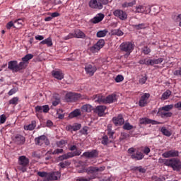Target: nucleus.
Returning <instances> with one entry per match:
<instances>
[{
	"label": "nucleus",
	"instance_id": "nucleus-28",
	"mask_svg": "<svg viewBox=\"0 0 181 181\" xmlns=\"http://www.w3.org/2000/svg\"><path fill=\"white\" fill-rule=\"evenodd\" d=\"M52 76L54 78L61 81L64 78L63 73H62L60 71H52Z\"/></svg>",
	"mask_w": 181,
	"mask_h": 181
},
{
	"label": "nucleus",
	"instance_id": "nucleus-31",
	"mask_svg": "<svg viewBox=\"0 0 181 181\" xmlns=\"http://www.w3.org/2000/svg\"><path fill=\"white\" fill-rule=\"evenodd\" d=\"M93 107L89 104H86L81 107L83 112H91Z\"/></svg>",
	"mask_w": 181,
	"mask_h": 181
},
{
	"label": "nucleus",
	"instance_id": "nucleus-33",
	"mask_svg": "<svg viewBox=\"0 0 181 181\" xmlns=\"http://www.w3.org/2000/svg\"><path fill=\"white\" fill-rule=\"evenodd\" d=\"M41 45H46L47 47H51L53 46V42H52V39L50 37L46 38L44 40H42L41 42H40Z\"/></svg>",
	"mask_w": 181,
	"mask_h": 181
},
{
	"label": "nucleus",
	"instance_id": "nucleus-2",
	"mask_svg": "<svg viewBox=\"0 0 181 181\" xmlns=\"http://www.w3.org/2000/svg\"><path fill=\"white\" fill-rule=\"evenodd\" d=\"M105 169V167H88L87 170H86V173H87L88 175H90L89 177L90 179H97L99 177V172H103Z\"/></svg>",
	"mask_w": 181,
	"mask_h": 181
},
{
	"label": "nucleus",
	"instance_id": "nucleus-9",
	"mask_svg": "<svg viewBox=\"0 0 181 181\" xmlns=\"http://www.w3.org/2000/svg\"><path fill=\"white\" fill-rule=\"evenodd\" d=\"M35 144L40 146L45 144L47 146H48L50 144V141L48 140L47 137L45 135H42L39 137L35 138Z\"/></svg>",
	"mask_w": 181,
	"mask_h": 181
},
{
	"label": "nucleus",
	"instance_id": "nucleus-40",
	"mask_svg": "<svg viewBox=\"0 0 181 181\" xmlns=\"http://www.w3.org/2000/svg\"><path fill=\"white\" fill-rule=\"evenodd\" d=\"M33 58V55L32 54H28L21 59V61H23L21 62L28 63V62L31 60Z\"/></svg>",
	"mask_w": 181,
	"mask_h": 181
},
{
	"label": "nucleus",
	"instance_id": "nucleus-62",
	"mask_svg": "<svg viewBox=\"0 0 181 181\" xmlns=\"http://www.w3.org/2000/svg\"><path fill=\"white\" fill-rule=\"evenodd\" d=\"M174 76H177L181 77V68H180L179 69L175 70L174 71Z\"/></svg>",
	"mask_w": 181,
	"mask_h": 181
},
{
	"label": "nucleus",
	"instance_id": "nucleus-61",
	"mask_svg": "<svg viewBox=\"0 0 181 181\" xmlns=\"http://www.w3.org/2000/svg\"><path fill=\"white\" fill-rule=\"evenodd\" d=\"M146 80H147L146 76H143V77H141V78H139V83H141V84H145Z\"/></svg>",
	"mask_w": 181,
	"mask_h": 181
},
{
	"label": "nucleus",
	"instance_id": "nucleus-52",
	"mask_svg": "<svg viewBox=\"0 0 181 181\" xmlns=\"http://www.w3.org/2000/svg\"><path fill=\"white\" fill-rule=\"evenodd\" d=\"M37 175L40 177H46V179L48 178L49 173L46 172H38L37 173Z\"/></svg>",
	"mask_w": 181,
	"mask_h": 181
},
{
	"label": "nucleus",
	"instance_id": "nucleus-59",
	"mask_svg": "<svg viewBox=\"0 0 181 181\" xmlns=\"http://www.w3.org/2000/svg\"><path fill=\"white\" fill-rule=\"evenodd\" d=\"M94 178L91 177H78L76 181H90L91 180H93Z\"/></svg>",
	"mask_w": 181,
	"mask_h": 181
},
{
	"label": "nucleus",
	"instance_id": "nucleus-3",
	"mask_svg": "<svg viewBox=\"0 0 181 181\" xmlns=\"http://www.w3.org/2000/svg\"><path fill=\"white\" fill-rule=\"evenodd\" d=\"M30 163V159H28L25 156H21L18 157V170L25 173L27 170L28 164Z\"/></svg>",
	"mask_w": 181,
	"mask_h": 181
},
{
	"label": "nucleus",
	"instance_id": "nucleus-11",
	"mask_svg": "<svg viewBox=\"0 0 181 181\" xmlns=\"http://www.w3.org/2000/svg\"><path fill=\"white\" fill-rule=\"evenodd\" d=\"M113 15H115L116 18H118L119 20H121L123 21L127 20V13H126L124 11H122L121 9H117L115 11L113 12Z\"/></svg>",
	"mask_w": 181,
	"mask_h": 181
},
{
	"label": "nucleus",
	"instance_id": "nucleus-20",
	"mask_svg": "<svg viewBox=\"0 0 181 181\" xmlns=\"http://www.w3.org/2000/svg\"><path fill=\"white\" fill-rule=\"evenodd\" d=\"M107 107L105 105H98L95 109V113L98 115V117H103L105 115V111Z\"/></svg>",
	"mask_w": 181,
	"mask_h": 181
},
{
	"label": "nucleus",
	"instance_id": "nucleus-46",
	"mask_svg": "<svg viewBox=\"0 0 181 181\" xmlns=\"http://www.w3.org/2000/svg\"><path fill=\"white\" fill-rule=\"evenodd\" d=\"M112 142V141H110L107 135L103 136V139H102V144L107 146L109 143Z\"/></svg>",
	"mask_w": 181,
	"mask_h": 181
},
{
	"label": "nucleus",
	"instance_id": "nucleus-45",
	"mask_svg": "<svg viewBox=\"0 0 181 181\" xmlns=\"http://www.w3.org/2000/svg\"><path fill=\"white\" fill-rule=\"evenodd\" d=\"M107 30L106 29L97 33V37L102 38L107 35Z\"/></svg>",
	"mask_w": 181,
	"mask_h": 181
},
{
	"label": "nucleus",
	"instance_id": "nucleus-49",
	"mask_svg": "<svg viewBox=\"0 0 181 181\" xmlns=\"http://www.w3.org/2000/svg\"><path fill=\"white\" fill-rule=\"evenodd\" d=\"M133 128H134V127L132 125H131L129 122H126L123 125V129H125L127 131H130V130L133 129Z\"/></svg>",
	"mask_w": 181,
	"mask_h": 181
},
{
	"label": "nucleus",
	"instance_id": "nucleus-7",
	"mask_svg": "<svg viewBox=\"0 0 181 181\" xmlns=\"http://www.w3.org/2000/svg\"><path fill=\"white\" fill-rule=\"evenodd\" d=\"M105 46V40L103 39H100L98 41L97 43L93 45L90 50L92 53H98L103 47Z\"/></svg>",
	"mask_w": 181,
	"mask_h": 181
},
{
	"label": "nucleus",
	"instance_id": "nucleus-24",
	"mask_svg": "<svg viewBox=\"0 0 181 181\" xmlns=\"http://www.w3.org/2000/svg\"><path fill=\"white\" fill-rule=\"evenodd\" d=\"M117 95L116 94H112L108 95L107 97L105 98L104 97V101H103V104H110L112 103L115 101H117Z\"/></svg>",
	"mask_w": 181,
	"mask_h": 181
},
{
	"label": "nucleus",
	"instance_id": "nucleus-43",
	"mask_svg": "<svg viewBox=\"0 0 181 181\" xmlns=\"http://www.w3.org/2000/svg\"><path fill=\"white\" fill-rule=\"evenodd\" d=\"M18 103H19V98L18 97H14L11 98L10 100H8V104L11 105H17Z\"/></svg>",
	"mask_w": 181,
	"mask_h": 181
},
{
	"label": "nucleus",
	"instance_id": "nucleus-29",
	"mask_svg": "<svg viewBox=\"0 0 181 181\" xmlns=\"http://www.w3.org/2000/svg\"><path fill=\"white\" fill-rule=\"evenodd\" d=\"M157 122L154 120L149 119L148 118H141L139 119V124H156Z\"/></svg>",
	"mask_w": 181,
	"mask_h": 181
},
{
	"label": "nucleus",
	"instance_id": "nucleus-14",
	"mask_svg": "<svg viewBox=\"0 0 181 181\" xmlns=\"http://www.w3.org/2000/svg\"><path fill=\"white\" fill-rule=\"evenodd\" d=\"M103 6L104 5L102 3L98 1V0H90L89 1V7L93 9L100 11L103 8Z\"/></svg>",
	"mask_w": 181,
	"mask_h": 181
},
{
	"label": "nucleus",
	"instance_id": "nucleus-58",
	"mask_svg": "<svg viewBox=\"0 0 181 181\" xmlns=\"http://www.w3.org/2000/svg\"><path fill=\"white\" fill-rule=\"evenodd\" d=\"M6 122V116L5 115H0V124H3Z\"/></svg>",
	"mask_w": 181,
	"mask_h": 181
},
{
	"label": "nucleus",
	"instance_id": "nucleus-26",
	"mask_svg": "<svg viewBox=\"0 0 181 181\" xmlns=\"http://www.w3.org/2000/svg\"><path fill=\"white\" fill-rule=\"evenodd\" d=\"M91 99L93 101H95V103L104 104V96L101 94L93 95Z\"/></svg>",
	"mask_w": 181,
	"mask_h": 181
},
{
	"label": "nucleus",
	"instance_id": "nucleus-54",
	"mask_svg": "<svg viewBox=\"0 0 181 181\" xmlns=\"http://www.w3.org/2000/svg\"><path fill=\"white\" fill-rule=\"evenodd\" d=\"M133 170H136V171H139V173H146V169L143 168L142 166L134 167Z\"/></svg>",
	"mask_w": 181,
	"mask_h": 181
},
{
	"label": "nucleus",
	"instance_id": "nucleus-35",
	"mask_svg": "<svg viewBox=\"0 0 181 181\" xmlns=\"http://www.w3.org/2000/svg\"><path fill=\"white\" fill-rule=\"evenodd\" d=\"M134 5H136V1L133 0L130 2H124L123 4H122V8H129V7H132L134 6Z\"/></svg>",
	"mask_w": 181,
	"mask_h": 181
},
{
	"label": "nucleus",
	"instance_id": "nucleus-37",
	"mask_svg": "<svg viewBox=\"0 0 181 181\" xmlns=\"http://www.w3.org/2000/svg\"><path fill=\"white\" fill-rule=\"evenodd\" d=\"M106 134L110 137V139H113L115 132L112 130V127L110 125L107 126V129H106Z\"/></svg>",
	"mask_w": 181,
	"mask_h": 181
},
{
	"label": "nucleus",
	"instance_id": "nucleus-10",
	"mask_svg": "<svg viewBox=\"0 0 181 181\" xmlns=\"http://www.w3.org/2000/svg\"><path fill=\"white\" fill-rule=\"evenodd\" d=\"M86 37V35L80 30H77L74 32V33H69V35L66 37V40H69L71 38H81L84 39Z\"/></svg>",
	"mask_w": 181,
	"mask_h": 181
},
{
	"label": "nucleus",
	"instance_id": "nucleus-56",
	"mask_svg": "<svg viewBox=\"0 0 181 181\" xmlns=\"http://www.w3.org/2000/svg\"><path fill=\"white\" fill-rule=\"evenodd\" d=\"M12 27H13V28H16V26L14 25V23L13 21H8V23L6 25V28L8 30H10Z\"/></svg>",
	"mask_w": 181,
	"mask_h": 181
},
{
	"label": "nucleus",
	"instance_id": "nucleus-39",
	"mask_svg": "<svg viewBox=\"0 0 181 181\" xmlns=\"http://www.w3.org/2000/svg\"><path fill=\"white\" fill-rule=\"evenodd\" d=\"M160 131L163 135H164L165 136L169 137V136H171L172 135V132L167 129L166 127H161Z\"/></svg>",
	"mask_w": 181,
	"mask_h": 181
},
{
	"label": "nucleus",
	"instance_id": "nucleus-51",
	"mask_svg": "<svg viewBox=\"0 0 181 181\" xmlns=\"http://www.w3.org/2000/svg\"><path fill=\"white\" fill-rule=\"evenodd\" d=\"M160 116H161V118H170L172 117V113L169 112H163Z\"/></svg>",
	"mask_w": 181,
	"mask_h": 181
},
{
	"label": "nucleus",
	"instance_id": "nucleus-55",
	"mask_svg": "<svg viewBox=\"0 0 181 181\" xmlns=\"http://www.w3.org/2000/svg\"><path fill=\"white\" fill-rule=\"evenodd\" d=\"M124 80V77L122 75L116 76L115 82L116 83H121Z\"/></svg>",
	"mask_w": 181,
	"mask_h": 181
},
{
	"label": "nucleus",
	"instance_id": "nucleus-63",
	"mask_svg": "<svg viewBox=\"0 0 181 181\" xmlns=\"http://www.w3.org/2000/svg\"><path fill=\"white\" fill-rule=\"evenodd\" d=\"M174 107H175V109L181 110V101L180 102H177V103H175Z\"/></svg>",
	"mask_w": 181,
	"mask_h": 181
},
{
	"label": "nucleus",
	"instance_id": "nucleus-6",
	"mask_svg": "<svg viewBox=\"0 0 181 181\" xmlns=\"http://www.w3.org/2000/svg\"><path fill=\"white\" fill-rule=\"evenodd\" d=\"M81 98V94L69 92L65 95V100L67 103H74Z\"/></svg>",
	"mask_w": 181,
	"mask_h": 181
},
{
	"label": "nucleus",
	"instance_id": "nucleus-23",
	"mask_svg": "<svg viewBox=\"0 0 181 181\" xmlns=\"http://www.w3.org/2000/svg\"><path fill=\"white\" fill-rule=\"evenodd\" d=\"M8 69L13 72L17 73L19 71L17 66V61H10L8 64Z\"/></svg>",
	"mask_w": 181,
	"mask_h": 181
},
{
	"label": "nucleus",
	"instance_id": "nucleus-13",
	"mask_svg": "<svg viewBox=\"0 0 181 181\" xmlns=\"http://www.w3.org/2000/svg\"><path fill=\"white\" fill-rule=\"evenodd\" d=\"M61 178V173L57 172H52L49 173L48 178H45L44 181H58Z\"/></svg>",
	"mask_w": 181,
	"mask_h": 181
},
{
	"label": "nucleus",
	"instance_id": "nucleus-17",
	"mask_svg": "<svg viewBox=\"0 0 181 181\" xmlns=\"http://www.w3.org/2000/svg\"><path fill=\"white\" fill-rule=\"evenodd\" d=\"M113 124L116 127H119L124 124V119L122 117V115H118V116H115L112 118Z\"/></svg>",
	"mask_w": 181,
	"mask_h": 181
},
{
	"label": "nucleus",
	"instance_id": "nucleus-64",
	"mask_svg": "<svg viewBox=\"0 0 181 181\" xmlns=\"http://www.w3.org/2000/svg\"><path fill=\"white\" fill-rule=\"evenodd\" d=\"M175 20L177 22H179V26L181 27V14H179Z\"/></svg>",
	"mask_w": 181,
	"mask_h": 181
},
{
	"label": "nucleus",
	"instance_id": "nucleus-32",
	"mask_svg": "<svg viewBox=\"0 0 181 181\" xmlns=\"http://www.w3.org/2000/svg\"><path fill=\"white\" fill-rule=\"evenodd\" d=\"M36 127V122L33 120L31 124L28 126H24V130L25 131H33Z\"/></svg>",
	"mask_w": 181,
	"mask_h": 181
},
{
	"label": "nucleus",
	"instance_id": "nucleus-5",
	"mask_svg": "<svg viewBox=\"0 0 181 181\" xmlns=\"http://www.w3.org/2000/svg\"><path fill=\"white\" fill-rule=\"evenodd\" d=\"M128 153L134 160H142L144 159V153L141 151H136L135 148H130L128 149Z\"/></svg>",
	"mask_w": 181,
	"mask_h": 181
},
{
	"label": "nucleus",
	"instance_id": "nucleus-48",
	"mask_svg": "<svg viewBox=\"0 0 181 181\" xmlns=\"http://www.w3.org/2000/svg\"><path fill=\"white\" fill-rule=\"evenodd\" d=\"M66 144V141L64 140H61V141H57L56 143L57 148H64V146H65Z\"/></svg>",
	"mask_w": 181,
	"mask_h": 181
},
{
	"label": "nucleus",
	"instance_id": "nucleus-22",
	"mask_svg": "<svg viewBox=\"0 0 181 181\" xmlns=\"http://www.w3.org/2000/svg\"><path fill=\"white\" fill-rule=\"evenodd\" d=\"M97 150H92V151H86L83 153V156L87 158H94L98 157Z\"/></svg>",
	"mask_w": 181,
	"mask_h": 181
},
{
	"label": "nucleus",
	"instance_id": "nucleus-44",
	"mask_svg": "<svg viewBox=\"0 0 181 181\" xmlns=\"http://www.w3.org/2000/svg\"><path fill=\"white\" fill-rule=\"evenodd\" d=\"M64 153V150L62 148H57L54 151H48L49 155H59Z\"/></svg>",
	"mask_w": 181,
	"mask_h": 181
},
{
	"label": "nucleus",
	"instance_id": "nucleus-8",
	"mask_svg": "<svg viewBox=\"0 0 181 181\" xmlns=\"http://www.w3.org/2000/svg\"><path fill=\"white\" fill-rule=\"evenodd\" d=\"M81 154V151H80V150H76L74 153L69 152V153H65L62 156H59V160L63 161L64 160L71 158L72 157H74V156H78Z\"/></svg>",
	"mask_w": 181,
	"mask_h": 181
},
{
	"label": "nucleus",
	"instance_id": "nucleus-15",
	"mask_svg": "<svg viewBox=\"0 0 181 181\" xmlns=\"http://www.w3.org/2000/svg\"><path fill=\"white\" fill-rule=\"evenodd\" d=\"M85 71L88 76H94V74L97 71V67L95 65L87 64L85 66Z\"/></svg>",
	"mask_w": 181,
	"mask_h": 181
},
{
	"label": "nucleus",
	"instance_id": "nucleus-25",
	"mask_svg": "<svg viewBox=\"0 0 181 181\" xmlns=\"http://www.w3.org/2000/svg\"><path fill=\"white\" fill-rule=\"evenodd\" d=\"M105 15L102 13H98L97 16L93 17L92 20H90V23L93 24H97L103 21L104 20Z\"/></svg>",
	"mask_w": 181,
	"mask_h": 181
},
{
	"label": "nucleus",
	"instance_id": "nucleus-18",
	"mask_svg": "<svg viewBox=\"0 0 181 181\" xmlns=\"http://www.w3.org/2000/svg\"><path fill=\"white\" fill-rule=\"evenodd\" d=\"M150 96V94L144 93L139 99V107H145L148 104V100Z\"/></svg>",
	"mask_w": 181,
	"mask_h": 181
},
{
	"label": "nucleus",
	"instance_id": "nucleus-1",
	"mask_svg": "<svg viewBox=\"0 0 181 181\" xmlns=\"http://www.w3.org/2000/svg\"><path fill=\"white\" fill-rule=\"evenodd\" d=\"M165 165L171 168L174 171L181 170V160L179 158L167 159L165 161Z\"/></svg>",
	"mask_w": 181,
	"mask_h": 181
},
{
	"label": "nucleus",
	"instance_id": "nucleus-34",
	"mask_svg": "<svg viewBox=\"0 0 181 181\" xmlns=\"http://www.w3.org/2000/svg\"><path fill=\"white\" fill-rule=\"evenodd\" d=\"M132 27H133V29H134L136 30H140L146 29V23H139L136 25H132Z\"/></svg>",
	"mask_w": 181,
	"mask_h": 181
},
{
	"label": "nucleus",
	"instance_id": "nucleus-57",
	"mask_svg": "<svg viewBox=\"0 0 181 181\" xmlns=\"http://www.w3.org/2000/svg\"><path fill=\"white\" fill-rule=\"evenodd\" d=\"M151 50L150 48L148 47V46H145L143 48V53L144 54H148L149 53H151Z\"/></svg>",
	"mask_w": 181,
	"mask_h": 181
},
{
	"label": "nucleus",
	"instance_id": "nucleus-47",
	"mask_svg": "<svg viewBox=\"0 0 181 181\" xmlns=\"http://www.w3.org/2000/svg\"><path fill=\"white\" fill-rule=\"evenodd\" d=\"M57 118H59V119H63L64 118V115L63 113V110L62 109H59L57 110Z\"/></svg>",
	"mask_w": 181,
	"mask_h": 181
},
{
	"label": "nucleus",
	"instance_id": "nucleus-30",
	"mask_svg": "<svg viewBox=\"0 0 181 181\" xmlns=\"http://www.w3.org/2000/svg\"><path fill=\"white\" fill-rule=\"evenodd\" d=\"M146 7L143 6L142 5H139L138 6L136 7V13H144V14H147L148 11H146Z\"/></svg>",
	"mask_w": 181,
	"mask_h": 181
},
{
	"label": "nucleus",
	"instance_id": "nucleus-41",
	"mask_svg": "<svg viewBox=\"0 0 181 181\" xmlns=\"http://www.w3.org/2000/svg\"><path fill=\"white\" fill-rule=\"evenodd\" d=\"M175 106L173 105H165L163 107H160V111H165V112H169L171 111L172 109H173Z\"/></svg>",
	"mask_w": 181,
	"mask_h": 181
},
{
	"label": "nucleus",
	"instance_id": "nucleus-36",
	"mask_svg": "<svg viewBox=\"0 0 181 181\" xmlns=\"http://www.w3.org/2000/svg\"><path fill=\"white\" fill-rule=\"evenodd\" d=\"M80 115H81V112H80L79 109H76L74 111L71 112V113L69 114V117L75 118Z\"/></svg>",
	"mask_w": 181,
	"mask_h": 181
},
{
	"label": "nucleus",
	"instance_id": "nucleus-60",
	"mask_svg": "<svg viewBox=\"0 0 181 181\" xmlns=\"http://www.w3.org/2000/svg\"><path fill=\"white\" fill-rule=\"evenodd\" d=\"M17 92H18L17 88H11V90H9L8 92V95L11 96V95L16 94V93H17Z\"/></svg>",
	"mask_w": 181,
	"mask_h": 181
},
{
	"label": "nucleus",
	"instance_id": "nucleus-4",
	"mask_svg": "<svg viewBox=\"0 0 181 181\" xmlns=\"http://www.w3.org/2000/svg\"><path fill=\"white\" fill-rule=\"evenodd\" d=\"M134 47L135 45L130 42H122V44L119 46L120 51L126 52L127 56H129L130 54L132 53Z\"/></svg>",
	"mask_w": 181,
	"mask_h": 181
},
{
	"label": "nucleus",
	"instance_id": "nucleus-53",
	"mask_svg": "<svg viewBox=\"0 0 181 181\" xmlns=\"http://www.w3.org/2000/svg\"><path fill=\"white\" fill-rule=\"evenodd\" d=\"M71 163L69 161L61 162L59 164V166H61L62 168H66V166H69Z\"/></svg>",
	"mask_w": 181,
	"mask_h": 181
},
{
	"label": "nucleus",
	"instance_id": "nucleus-12",
	"mask_svg": "<svg viewBox=\"0 0 181 181\" xmlns=\"http://www.w3.org/2000/svg\"><path fill=\"white\" fill-rule=\"evenodd\" d=\"M139 64L146 65V66H154L155 64H158L159 59H143L139 60Z\"/></svg>",
	"mask_w": 181,
	"mask_h": 181
},
{
	"label": "nucleus",
	"instance_id": "nucleus-42",
	"mask_svg": "<svg viewBox=\"0 0 181 181\" xmlns=\"http://www.w3.org/2000/svg\"><path fill=\"white\" fill-rule=\"evenodd\" d=\"M28 63L21 62L20 64H17L18 71L24 70L28 66Z\"/></svg>",
	"mask_w": 181,
	"mask_h": 181
},
{
	"label": "nucleus",
	"instance_id": "nucleus-38",
	"mask_svg": "<svg viewBox=\"0 0 181 181\" xmlns=\"http://www.w3.org/2000/svg\"><path fill=\"white\" fill-rule=\"evenodd\" d=\"M171 94H172L171 90H167L166 91H165V92L162 94L161 100H168V98L170 97Z\"/></svg>",
	"mask_w": 181,
	"mask_h": 181
},
{
	"label": "nucleus",
	"instance_id": "nucleus-27",
	"mask_svg": "<svg viewBox=\"0 0 181 181\" xmlns=\"http://www.w3.org/2000/svg\"><path fill=\"white\" fill-rule=\"evenodd\" d=\"M49 110L50 109L49 108L48 105H43V106L37 105L35 107V112L47 113Z\"/></svg>",
	"mask_w": 181,
	"mask_h": 181
},
{
	"label": "nucleus",
	"instance_id": "nucleus-16",
	"mask_svg": "<svg viewBox=\"0 0 181 181\" xmlns=\"http://www.w3.org/2000/svg\"><path fill=\"white\" fill-rule=\"evenodd\" d=\"M163 157L166 158H176L179 157V151L176 150H170L168 151H165L164 153L162 154Z\"/></svg>",
	"mask_w": 181,
	"mask_h": 181
},
{
	"label": "nucleus",
	"instance_id": "nucleus-21",
	"mask_svg": "<svg viewBox=\"0 0 181 181\" xmlns=\"http://www.w3.org/2000/svg\"><path fill=\"white\" fill-rule=\"evenodd\" d=\"M80 129H81V124L78 123H74V125L69 124L67 125L66 127H65V129L69 132H76L78 131Z\"/></svg>",
	"mask_w": 181,
	"mask_h": 181
},
{
	"label": "nucleus",
	"instance_id": "nucleus-50",
	"mask_svg": "<svg viewBox=\"0 0 181 181\" xmlns=\"http://www.w3.org/2000/svg\"><path fill=\"white\" fill-rule=\"evenodd\" d=\"M112 35L116 36H122L124 35V33L120 30V29H115L112 30Z\"/></svg>",
	"mask_w": 181,
	"mask_h": 181
},
{
	"label": "nucleus",
	"instance_id": "nucleus-19",
	"mask_svg": "<svg viewBox=\"0 0 181 181\" xmlns=\"http://www.w3.org/2000/svg\"><path fill=\"white\" fill-rule=\"evenodd\" d=\"M13 142L18 145H23L25 142V138L23 135L16 134L13 139Z\"/></svg>",
	"mask_w": 181,
	"mask_h": 181
}]
</instances>
